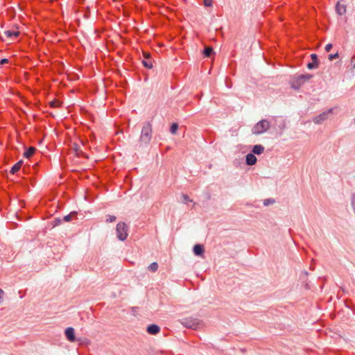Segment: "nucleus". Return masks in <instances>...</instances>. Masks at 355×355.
<instances>
[{
	"mask_svg": "<svg viewBox=\"0 0 355 355\" xmlns=\"http://www.w3.org/2000/svg\"><path fill=\"white\" fill-rule=\"evenodd\" d=\"M183 198L185 202L191 201L187 195H183Z\"/></svg>",
	"mask_w": 355,
	"mask_h": 355,
	"instance_id": "c756f323",
	"label": "nucleus"
},
{
	"mask_svg": "<svg viewBox=\"0 0 355 355\" xmlns=\"http://www.w3.org/2000/svg\"><path fill=\"white\" fill-rule=\"evenodd\" d=\"M333 108H329L328 110L323 112L322 114L316 115L313 117V121L315 124L322 123L323 121L327 120L330 114H332Z\"/></svg>",
	"mask_w": 355,
	"mask_h": 355,
	"instance_id": "39448f33",
	"label": "nucleus"
},
{
	"mask_svg": "<svg viewBox=\"0 0 355 355\" xmlns=\"http://www.w3.org/2000/svg\"><path fill=\"white\" fill-rule=\"evenodd\" d=\"M144 56H145V58L147 59V58H148V57H149V55H147V53H144Z\"/></svg>",
	"mask_w": 355,
	"mask_h": 355,
	"instance_id": "473e14b6",
	"label": "nucleus"
},
{
	"mask_svg": "<svg viewBox=\"0 0 355 355\" xmlns=\"http://www.w3.org/2000/svg\"><path fill=\"white\" fill-rule=\"evenodd\" d=\"M193 253L196 256L202 257L205 250L203 245L202 244H195L193 248Z\"/></svg>",
	"mask_w": 355,
	"mask_h": 355,
	"instance_id": "6e6552de",
	"label": "nucleus"
},
{
	"mask_svg": "<svg viewBox=\"0 0 355 355\" xmlns=\"http://www.w3.org/2000/svg\"><path fill=\"white\" fill-rule=\"evenodd\" d=\"M22 164H23V160H19V162L15 164V165L12 167L10 172L12 173H15L16 172H17V171L19 170Z\"/></svg>",
	"mask_w": 355,
	"mask_h": 355,
	"instance_id": "2eb2a0df",
	"label": "nucleus"
},
{
	"mask_svg": "<svg viewBox=\"0 0 355 355\" xmlns=\"http://www.w3.org/2000/svg\"><path fill=\"white\" fill-rule=\"evenodd\" d=\"M158 267L159 266L157 262H153L148 266V268L151 272H156V270L158 269Z\"/></svg>",
	"mask_w": 355,
	"mask_h": 355,
	"instance_id": "f3484780",
	"label": "nucleus"
},
{
	"mask_svg": "<svg viewBox=\"0 0 355 355\" xmlns=\"http://www.w3.org/2000/svg\"><path fill=\"white\" fill-rule=\"evenodd\" d=\"M74 214V212H71V214H68V215H66L64 218H63V220L66 222H69V221H71L72 217H73V215Z\"/></svg>",
	"mask_w": 355,
	"mask_h": 355,
	"instance_id": "412c9836",
	"label": "nucleus"
},
{
	"mask_svg": "<svg viewBox=\"0 0 355 355\" xmlns=\"http://www.w3.org/2000/svg\"><path fill=\"white\" fill-rule=\"evenodd\" d=\"M213 52V49L212 47H210V46H206L205 50H204V55L206 56V57H209L211 55V54Z\"/></svg>",
	"mask_w": 355,
	"mask_h": 355,
	"instance_id": "a211bd4d",
	"label": "nucleus"
},
{
	"mask_svg": "<svg viewBox=\"0 0 355 355\" xmlns=\"http://www.w3.org/2000/svg\"><path fill=\"white\" fill-rule=\"evenodd\" d=\"M182 324L184 325V327L193 328L198 324L195 320H184L182 322Z\"/></svg>",
	"mask_w": 355,
	"mask_h": 355,
	"instance_id": "f8f14e48",
	"label": "nucleus"
},
{
	"mask_svg": "<svg viewBox=\"0 0 355 355\" xmlns=\"http://www.w3.org/2000/svg\"><path fill=\"white\" fill-rule=\"evenodd\" d=\"M51 105L52 106H55V105H56V102H55V101H51Z\"/></svg>",
	"mask_w": 355,
	"mask_h": 355,
	"instance_id": "2f4dec72",
	"label": "nucleus"
},
{
	"mask_svg": "<svg viewBox=\"0 0 355 355\" xmlns=\"http://www.w3.org/2000/svg\"><path fill=\"white\" fill-rule=\"evenodd\" d=\"M336 10L340 15H345L347 12V7L345 4L340 3V1H338L336 5Z\"/></svg>",
	"mask_w": 355,
	"mask_h": 355,
	"instance_id": "1a4fd4ad",
	"label": "nucleus"
},
{
	"mask_svg": "<svg viewBox=\"0 0 355 355\" xmlns=\"http://www.w3.org/2000/svg\"><path fill=\"white\" fill-rule=\"evenodd\" d=\"M331 47H332V44H331V43L327 44V46H325V50L327 51V52H329Z\"/></svg>",
	"mask_w": 355,
	"mask_h": 355,
	"instance_id": "cd10ccee",
	"label": "nucleus"
},
{
	"mask_svg": "<svg viewBox=\"0 0 355 355\" xmlns=\"http://www.w3.org/2000/svg\"><path fill=\"white\" fill-rule=\"evenodd\" d=\"M146 331L150 334H157L160 331V328L157 324H152L147 327Z\"/></svg>",
	"mask_w": 355,
	"mask_h": 355,
	"instance_id": "9d476101",
	"label": "nucleus"
},
{
	"mask_svg": "<svg viewBox=\"0 0 355 355\" xmlns=\"http://www.w3.org/2000/svg\"><path fill=\"white\" fill-rule=\"evenodd\" d=\"M65 336L69 341L73 342L76 340L75 330L73 327H67L65 329Z\"/></svg>",
	"mask_w": 355,
	"mask_h": 355,
	"instance_id": "423d86ee",
	"label": "nucleus"
},
{
	"mask_svg": "<svg viewBox=\"0 0 355 355\" xmlns=\"http://www.w3.org/2000/svg\"><path fill=\"white\" fill-rule=\"evenodd\" d=\"M257 158L253 153H248L245 157V162L249 166H252V164H256Z\"/></svg>",
	"mask_w": 355,
	"mask_h": 355,
	"instance_id": "9b49d317",
	"label": "nucleus"
},
{
	"mask_svg": "<svg viewBox=\"0 0 355 355\" xmlns=\"http://www.w3.org/2000/svg\"><path fill=\"white\" fill-rule=\"evenodd\" d=\"M312 75L306 74L300 76H294L291 80V85L293 89H299L301 85L311 79Z\"/></svg>",
	"mask_w": 355,
	"mask_h": 355,
	"instance_id": "f03ea898",
	"label": "nucleus"
},
{
	"mask_svg": "<svg viewBox=\"0 0 355 355\" xmlns=\"http://www.w3.org/2000/svg\"><path fill=\"white\" fill-rule=\"evenodd\" d=\"M264 151V146H261V144H255L253 146L252 152L254 154H261Z\"/></svg>",
	"mask_w": 355,
	"mask_h": 355,
	"instance_id": "ddd939ff",
	"label": "nucleus"
},
{
	"mask_svg": "<svg viewBox=\"0 0 355 355\" xmlns=\"http://www.w3.org/2000/svg\"><path fill=\"white\" fill-rule=\"evenodd\" d=\"M203 3L205 6H211L213 4V0H203Z\"/></svg>",
	"mask_w": 355,
	"mask_h": 355,
	"instance_id": "b1692460",
	"label": "nucleus"
},
{
	"mask_svg": "<svg viewBox=\"0 0 355 355\" xmlns=\"http://www.w3.org/2000/svg\"><path fill=\"white\" fill-rule=\"evenodd\" d=\"M152 139V125L147 123L144 125L141 129V134L139 137V142L141 146L150 144Z\"/></svg>",
	"mask_w": 355,
	"mask_h": 355,
	"instance_id": "f257e3e1",
	"label": "nucleus"
},
{
	"mask_svg": "<svg viewBox=\"0 0 355 355\" xmlns=\"http://www.w3.org/2000/svg\"><path fill=\"white\" fill-rule=\"evenodd\" d=\"M178 128V123H173L171 127V130H171L172 134L175 135V134H177Z\"/></svg>",
	"mask_w": 355,
	"mask_h": 355,
	"instance_id": "6ab92c4d",
	"label": "nucleus"
},
{
	"mask_svg": "<svg viewBox=\"0 0 355 355\" xmlns=\"http://www.w3.org/2000/svg\"><path fill=\"white\" fill-rule=\"evenodd\" d=\"M128 227L127 224L124 223H119L116 225V234L117 237L121 241L127 239L128 236Z\"/></svg>",
	"mask_w": 355,
	"mask_h": 355,
	"instance_id": "20e7f679",
	"label": "nucleus"
},
{
	"mask_svg": "<svg viewBox=\"0 0 355 355\" xmlns=\"http://www.w3.org/2000/svg\"><path fill=\"white\" fill-rule=\"evenodd\" d=\"M116 220V218L114 216V215H107L106 216V222H114Z\"/></svg>",
	"mask_w": 355,
	"mask_h": 355,
	"instance_id": "aec40b11",
	"label": "nucleus"
},
{
	"mask_svg": "<svg viewBox=\"0 0 355 355\" xmlns=\"http://www.w3.org/2000/svg\"><path fill=\"white\" fill-rule=\"evenodd\" d=\"M74 151L78 154L79 155L80 153H81V150H80V146H78V144H73V147Z\"/></svg>",
	"mask_w": 355,
	"mask_h": 355,
	"instance_id": "5701e85b",
	"label": "nucleus"
},
{
	"mask_svg": "<svg viewBox=\"0 0 355 355\" xmlns=\"http://www.w3.org/2000/svg\"><path fill=\"white\" fill-rule=\"evenodd\" d=\"M270 128V123L267 120H261L252 127V132L255 135L265 133Z\"/></svg>",
	"mask_w": 355,
	"mask_h": 355,
	"instance_id": "7ed1b4c3",
	"label": "nucleus"
},
{
	"mask_svg": "<svg viewBox=\"0 0 355 355\" xmlns=\"http://www.w3.org/2000/svg\"><path fill=\"white\" fill-rule=\"evenodd\" d=\"M143 64L145 67H146L148 69H152L153 64L152 62L147 61V60H144L143 62Z\"/></svg>",
	"mask_w": 355,
	"mask_h": 355,
	"instance_id": "4be33fe9",
	"label": "nucleus"
},
{
	"mask_svg": "<svg viewBox=\"0 0 355 355\" xmlns=\"http://www.w3.org/2000/svg\"><path fill=\"white\" fill-rule=\"evenodd\" d=\"M4 295L5 292L3 291V289L0 288V304L1 303H3V297Z\"/></svg>",
	"mask_w": 355,
	"mask_h": 355,
	"instance_id": "a878e982",
	"label": "nucleus"
},
{
	"mask_svg": "<svg viewBox=\"0 0 355 355\" xmlns=\"http://www.w3.org/2000/svg\"><path fill=\"white\" fill-rule=\"evenodd\" d=\"M338 56H339L338 53H336L334 55H329V60H332L336 59V58H338Z\"/></svg>",
	"mask_w": 355,
	"mask_h": 355,
	"instance_id": "393cba45",
	"label": "nucleus"
},
{
	"mask_svg": "<svg viewBox=\"0 0 355 355\" xmlns=\"http://www.w3.org/2000/svg\"><path fill=\"white\" fill-rule=\"evenodd\" d=\"M19 33H20L18 32V31L7 30V31H4L5 36H6L8 37H12V36L17 37V36H19Z\"/></svg>",
	"mask_w": 355,
	"mask_h": 355,
	"instance_id": "4468645a",
	"label": "nucleus"
},
{
	"mask_svg": "<svg viewBox=\"0 0 355 355\" xmlns=\"http://www.w3.org/2000/svg\"><path fill=\"white\" fill-rule=\"evenodd\" d=\"M275 201L272 200V199H266L264 201H263V205H270V203H273Z\"/></svg>",
	"mask_w": 355,
	"mask_h": 355,
	"instance_id": "bb28decb",
	"label": "nucleus"
},
{
	"mask_svg": "<svg viewBox=\"0 0 355 355\" xmlns=\"http://www.w3.org/2000/svg\"><path fill=\"white\" fill-rule=\"evenodd\" d=\"M352 206L355 211V194L352 195Z\"/></svg>",
	"mask_w": 355,
	"mask_h": 355,
	"instance_id": "c85d7f7f",
	"label": "nucleus"
},
{
	"mask_svg": "<svg viewBox=\"0 0 355 355\" xmlns=\"http://www.w3.org/2000/svg\"><path fill=\"white\" fill-rule=\"evenodd\" d=\"M312 62H309L307 65V68L309 69H316L319 66V62L317 58L316 53L311 54Z\"/></svg>",
	"mask_w": 355,
	"mask_h": 355,
	"instance_id": "0eeeda50",
	"label": "nucleus"
},
{
	"mask_svg": "<svg viewBox=\"0 0 355 355\" xmlns=\"http://www.w3.org/2000/svg\"><path fill=\"white\" fill-rule=\"evenodd\" d=\"M35 147H30L27 150L25 151V153H24V156L25 157H31V156H33V153H35Z\"/></svg>",
	"mask_w": 355,
	"mask_h": 355,
	"instance_id": "dca6fc26",
	"label": "nucleus"
},
{
	"mask_svg": "<svg viewBox=\"0 0 355 355\" xmlns=\"http://www.w3.org/2000/svg\"><path fill=\"white\" fill-rule=\"evenodd\" d=\"M8 60L6 59V58L1 60V62H0L1 64H5V63H8Z\"/></svg>",
	"mask_w": 355,
	"mask_h": 355,
	"instance_id": "7c9ffc66",
	"label": "nucleus"
}]
</instances>
